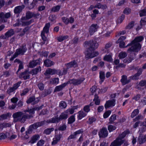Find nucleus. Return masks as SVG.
I'll return each mask as SVG.
<instances>
[{
	"label": "nucleus",
	"instance_id": "34",
	"mask_svg": "<svg viewBox=\"0 0 146 146\" xmlns=\"http://www.w3.org/2000/svg\"><path fill=\"white\" fill-rule=\"evenodd\" d=\"M59 78H53L50 80V82L53 84H57L59 83Z\"/></svg>",
	"mask_w": 146,
	"mask_h": 146
},
{
	"label": "nucleus",
	"instance_id": "48",
	"mask_svg": "<svg viewBox=\"0 0 146 146\" xmlns=\"http://www.w3.org/2000/svg\"><path fill=\"white\" fill-rule=\"evenodd\" d=\"M116 119V115L114 114L111 116L110 118V122L109 123H112Z\"/></svg>",
	"mask_w": 146,
	"mask_h": 146
},
{
	"label": "nucleus",
	"instance_id": "43",
	"mask_svg": "<svg viewBox=\"0 0 146 146\" xmlns=\"http://www.w3.org/2000/svg\"><path fill=\"white\" fill-rule=\"evenodd\" d=\"M33 13L29 11L26 13V16L27 19H31L33 17Z\"/></svg>",
	"mask_w": 146,
	"mask_h": 146
},
{
	"label": "nucleus",
	"instance_id": "42",
	"mask_svg": "<svg viewBox=\"0 0 146 146\" xmlns=\"http://www.w3.org/2000/svg\"><path fill=\"white\" fill-rule=\"evenodd\" d=\"M9 115V113H7V114H3L0 116V121H1L7 119Z\"/></svg>",
	"mask_w": 146,
	"mask_h": 146
},
{
	"label": "nucleus",
	"instance_id": "24",
	"mask_svg": "<svg viewBox=\"0 0 146 146\" xmlns=\"http://www.w3.org/2000/svg\"><path fill=\"white\" fill-rule=\"evenodd\" d=\"M40 137L38 135H33L32 137L31 140L29 142V143L32 144L35 143Z\"/></svg>",
	"mask_w": 146,
	"mask_h": 146
},
{
	"label": "nucleus",
	"instance_id": "51",
	"mask_svg": "<svg viewBox=\"0 0 146 146\" xmlns=\"http://www.w3.org/2000/svg\"><path fill=\"white\" fill-rule=\"evenodd\" d=\"M111 113L110 110H108L105 112L103 116L104 118H106L108 117Z\"/></svg>",
	"mask_w": 146,
	"mask_h": 146
},
{
	"label": "nucleus",
	"instance_id": "13",
	"mask_svg": "<svg viewBox=\"0 0 146 146\" xmlns=\"http://www.w3.org/2000/svg\"><path fill=\"white\" fill-rule=\"evenodd\" d=\"M39 99L38 98H35L34 96L30 97L27 101L26 102L29 104L33 102V104L35 105L37 104L39 101Z\"/></svg>",
	"mask_w": 146,
	"mask_h": 146
},
{
	"label": "nucleus",
	"instance_id": "4",
	"mask_svg": "<svg viewBox=\"0 0 146 146\" xmlns=\"http://www.w3.org/2000/svg\"><path fill=\"white\" fill-rule=\"evenodd\" d=\"M27 50L26 45L23 44L20 47L16 50V51L13 56L10 58V61H13L14 58L17 57L19 55H23Z\"/></svg>",
	"mask_w": 146,
	"mask_h": 146
},
{
	"label": "nucleus",
	"instance_id": "10",
	"mask_svg": "<svg viewBox=\"0 0 146 146\" xmlns=\"http://www.w3.org/2000/svg\"><path fill=\"white\" fill-rule=\"evenodd\" d=\"M98 135L100 138H105L108 135V131L106 128L103 127L98 132Z\"/></svg>",
	"mask_w": 146,
	"mask_h": 146
},
{
	"label": "nucleus",
	"instance_id": "14",
	"mask_svg": "<svg viewBox=\"0 0 146 146\" xmlns=\"http://www.w3.org/2000/svg\"><path fill=\"white\" fill-rule=\"evenodd\" d=\"M99 28V26L96 24H93L91 25L90 27L89 32L91 35H92L95 32L97 31Z\"/></svg>",
	"mask_w": 146,
	"mask_h": 146
},
{
	"label": "nucleus",
	"instance_id": "17",
	"mask_svg": "<svg viewBox=\"0 0 146 146\" xmlns=\"http://www.w3.org/2000/svg\"><path fill=\"white\" fill-rule=\"evenodd\" d=\"M68 84L67 82H65L58 86H56L54 90V92H59L61 90L64 88Z\"/></svg>",
	"mask_w": 146,
	"mask_h": 146
},
{
	"label": "nucleus",
	"instance_id": "45",
	"mask_svg": "<svg viewBox=\"0 0 146 146\" xmlns=\"http://www.w3.org/2000/svg\"><path fill=\"white\" fill-rule=\"evenodd\" d=\"M140 76L138 74L136 73L134 75H132L129 77V78L133 80H137L139 79Z\"/></svg>",
	"mask_w": 146,
	"mask_h": 146
},
{
	"label": "nucleus",
	"instance_id": "19",
	"mask_svg": "<svg viewBox=\"0 0 146 146\" xmlns=\"http://www.w3.org/2000/svg\"><path fill=\"white\" fill-rule=\"evenodd\" d=\"M67 69L72 67L75 68L78 66V64L75 60H73L71 62L66 64Z\"/></svg>",
	"mask_w": 146,
	"mask_h": 146
},
{
	"label": "nucleus",
	"instance_id": "56",
	"mask_svg": "<svg viewBox=\"0 0 146 146\" xmlns=\"http://www.w3.org/2000/svg\"><path fill=\"white\" fill-rule=\"evenodd\" d=\"M63 21L66 25H67L69 23V19L65 17H62V18Z\"/></svg>",
	"mask_w": 146,
	"mask_h": 146
},
{
	"label": "nucleus",
	"instance_id": "21",
	"mask_svg": "<svg viewBox=\"0 0 146 146\" xmlns=\"http://www.w3.org/2000/svg\"><path fill=\"white\" fill-rule=\"evenodd\" d=\"M138 141L140 144L143 143L146 141V137L145 135L143 136L140 134L138 139Z\"/></svg>",
	"mask_w": 146,
	"mask_h": 146
},
{
	"label": "nucleus",
	"instance_id": "28",
	"mask_svg": "<svg viewBox=\"0 0 146 146\" xmlns=\"http://www.w3.org/2000/svg\"><path fill=\"white\" fill-rule=\"evenodd\" d=\"M0 20L3 22H6L7 21L5 13L3 12L0 13Z\"/></svg>",
	"mask_w": 146,
	"mask_h": 146
},
{
	"label": "nucleus",
	"instance_id": "39",
	"mask_svg": "<svg viewBox=\"0 0 146 146\" xmlns=\"http://www.w3.org/2000/svg\"><path fill=\"white\" fill-rule=\"evenodd\" d=\"M104 59L107 61L111 62L112 60V56L111 54L106 55L104 56Z\"/></svg>",
	"mask_w": 146,
	"mask_h": 146
},
{
	"label": "nucleus",
	"instance_id": "55",
	"mask_svg": "<svg viewBox=\"0 0 146 146\" xmlns=\"http://www.w3.org/2000/svg\"><path fill=\"white\" fill-rule=\"evenodd\" d=\"M66 128V125L65 124H63L62 125L60 126L58 128V129L60 131H63L65 130Z\"/></svg>",
	"mask_w": 146,
	"mask_h": 146
},
{
	"label": "nucleus",
	"instance_id": "63",
	"mask_svg": "<svg viewBox=\"0 0 146 146\" xmlns=\"http://www.w3.org/2000/svg\"><path fill=\"white\" fill-rule=\"evenodd\" d=\"M119 43V46L120 48H126L127 47H125L126 46H124L125 45V42L122 41H120Z\"/></svg>",
	"mask_w": 146,
	"mask_h": 146
},
{
	"label": "nucleus",
	"instance_id": "18",
	"mask_svg": "<svg viewBox=\"0 0 146 146\" xmlns=\"http://www.w3.org/2000/svg\"><path fill=\"white\" fill-rule=\"evenodd\" d=\"M131 79L129 78L128 79L127 77L125 75H123L121 80V82L123 85H125L128 84L130 82Z\"/></svg>",
	"mask_w": 146,
	"mask_h": 146
},
{
	"label": "nucleus",
	"instance_id": "61",
	"mask_svg": "<svg viewBox=\"0 0 146 146\" xmlns=\"http://www.w3.org/2000/svg\"><path fill=\"white\" fill-rule=\"evenodd\" d=\"M146 84V80H145L141 81L139 83V86L143 87Z\"/></svg>",
	"mask_w": 146,
	"mask_h": 146
},
{
	"label": "nucleus",
	"instance_id": "44",
	"mask_svg": "<svg viewBox=\"0 0 146 146\" xmlns=\"http://www.w3.org/2000/svg\"><path fill=\"white\" fill-rule=\"evenodd\" d=\"M60 5H57L56 6L53 7L51 9V11L54 12H57L60 9Z\"/></svg>",
	"mask_w": 146,
	"mask_h": 146
},
{
	"label": "nucleus",
	"instance_id": "5",
	"mask_svg": "<svg viewBox=\"0 0 146 146\" xmlns=\"http://www.w3.org/2000/svg\"><path fill=\"white\" fill-rule=\"evenodd\" d=\"M45 121H43L39 122H36L33 124L30 125L28 130L26 131V135L25 136V138L26 139H28L29 137L28 134H30L32 132L33 129H36L38 127L41 126L45 124Z\"/></svg>",
	"mask_w": 146,
	"mask_h": 146
},
{
	"label": "nucleus",
	"instance_id": "41",
	"mask_svg": "<svg viewBox=\"0 0 146 146\" xmlns=\"http://www.w3.org/2000/svg\"><path fill=\"white\" fill-rule=\"evenodd\" d=\"M30 27H25L23 31V32L19 34V35L20 36H22L24 35L25 33L28 31L30 29Z\"/></svg>",
	"mask_w": 146,
	"mask_h": 146
},
{
	"label": "nucleus",
	"instance_id": "15",
	"mask_svg": "<svg viewBox=\"0 0 146 146\" xmlns=\"http://www.w3.org/2000/svg\"><path fill=\"white\" fill-rule=\"evenodd\" d=\"M40 63V59L33 60L29 62L28 67L30 68H33L37 65H39Z\"/></svg>",
	"mask_w": 146,
	"mask_h": 146
},
{
	"label": "nucleus",
	"instance_id": "25",
	"mask_svg": "<svg viewBox=\"0 0 146 146\" xmlns=\"http://www.w3.org/2000/svg\"><path fill=\"white\" fill-rule=\"evenodd\" d=\"M50 26V24L49 23H48L46 24L42 32H43L44 34H45V33H48L49 32Z\"/></svg>",
	"mask_w": 146,
	"mask_h": 146
},
{
	"label": "nucleus",
	"instance_id": "36",
	"mask_svg": "<svg viewBox=\"0 0 146 146\" xmlns=\"http://www.w3.org/2000/svg\"><path fill=\"white\" fill-rule=\"evenodd\" d=\"M9 134L8 132H6L5 134L4 133H1L0 134V140L4 139L6 138L7 136V135Z\"/></svg>",
	"mask_w": 146,
	"mask_h": 146
},
{
	"label": "nucleus",
	"instance_id": "2",
	"mask_svg": "<svg viewBox=\"0 0 146 146\" xmlns=\"http://www.w3.org/2000/svg\"><path fill=\"white\" fill-rule=\"evenodd\" d=\"M12 117L13 118V121L16 122L19 121L20 122L24 123L27 119H30L33 117L32 115H29L27 113H24L21 111H18L14 113Z\"/></svg>",
	"mask_w": 146,
	"mask_h": 146
},
{
	"label": "nucleus",
	"instance_id": "47",
	"mask_svg": "<svg viewBox=\"0 0 146 146\" xmlns=\"http://www.w3.org/2000/svg\"><path fill=\"white\" fill-rule=\"evenodd\" d=\"M59 106L62 109L65 108L67 106L66 103L64 101H61L59 104Z\"/></svg>",
	"mask_w": 146,
	"mask_h": 146
},
{
	"label": "nucleus",
	"instance_id": "22",
	"mask_svg": "<svg viewBox=\"0 0 146 146\" xmlns=\"http://www.w3.org/2000/svg\"><path fill=\"white\" fill-rule=\"evenodd\" d=\"M44 65L47 67H50L54 64L53 61L48 59L45 60L44 62Z\"/></svg>",
	"mask_w": 146,
	"mask_h": 146
},
{
	"label": "nucleus",
	"instance_id": "46",
	"mask_svg": "<svg viewBox=\"0 0 146 146\" xmlns=\"http://www.w3.org/2000/svg\"><path fill=\"white\" fill-rule=\"evenodd\" d=\"M37 86L38 88L40 90L42 91L44 90V86L42 83L40 82L38 83L37 84Z\"/></svg>",
	"mask_w": 146,
	"mask_h": 146
},
{
	"label": "nucleus",
	"instance_id": "23",
	"mask_svg": "<svg viewBox=\"0 0 146 146\" xmlns=\"http://www.w3.org/2000/svg\"><path fill=\"white\" fill-rule=\"evenodd\" d=\"M41 70V68L40 66H39L37 68H34L31 71V74L33 75H36Z\"/></svg>",
	"mask_w": 146,
	"mask_h": 146
},
{
	"label": "nucleus",
	"instance_id": "37",
	"mask_svg": "<svg viewBox=\"0 0 146 146\" xmlns=\"http://www.w3.org/2000/svg\"><path fill=\"white\" fill-rule=\"evenodd\" d=\"M139 113V110L138 109H137L134 110L131 113V117L132 118H133L136 115H138Z\"/></svg>",
	"mask_w": 146,
	"mask_h": 146
},
{
	"label": "nucleus",
	"instance_id": "33",
	"mask_svg": "<svg viewBox=\"0 0 146 146\" xmlns=\"http://www.w3.org/2000/svg\"><path fill=\"white\" fill-rule=\"evenodd\" d=\"M100 78L101 80L100 82L101 84L104 80L105 78V74L104 72L102 71H100Z\"/></svg>",
	"mask_w": 146,
	"mask_h": 146
},
{
	"label": "nucleus",
	"instance_id": "38",
	"mask_svg": "<svg viewBox=\"0 0 146 146\" xmlns=\"http://www.w3.org/2000/svg\"><path fill=\"white\" fill-rule=\"evenodd\" d=\"M127 55L126 52H121L119 54L118 56L119 59L124 58Z\"/></svg>",
	"mask_w": 146,
	"mask_h": 146
},
{
	"label": "nucleus",
	"instance_id": "50",
	"mask_svg": "<svg viewBox=\"0 0 146 146\" xmlns=\"http://www.w3.org/2000/svg\"><path fill=\"white\" fill-rule=\"evenodd\" d=\"M116 128L115 126L112 125H109L108 127V129L110 132L112 131L115 130Z\"/></svg>",
	"mask_w": 146,
	"mask_h": 146
},
{
	"label": "nucleus",
	"instance_id": "11",
	"mask_svg": "<svg viewBox=\"0 0 146 146\" xmlns=\"http://www.w3.org/2000/svg\"><path fill=\"white\" fill-rule=\"evenodd\" d=\"M124 141V140L122 139L119 138V137H117L115 140L111 143V146H120Z\"/></svg>",
	"mask_w": 146,
	"mask_h": 146
},
{
	"label": "nucleus",
	"instance_id": "64",
	"mask_svg": "<svg viewBox=\"0 0 146 146\" xmlns=\"http://www.w3.org/2000/svg\"><path fill=\"white\" fill-rule=\"evenodd\" d=\"M62 136V135L61 134L59 133L57 135H56L55 136L54 138L56 139V140L59 141Z\"/></svg>",
	"mask_w": 146,
	"mask_h": 146
},
{
	"label": "nucleus",
	"instance_id": "26",
	"mask_svg": "<svg viewBox=\"0 0 146 146\" xmlns=\"http://www.w3.org/2000/svg\"><path fill=\"white\" fill-rule=\"evenodd\" d=\"M129 133L130 132L129 130H126L123 132L121 134L119 135L118 137L122 139L127 134H129Z\"/></svg>",
	"mask_w": 146,
	"mask_h": 146
},
{
	"label": "nucleus",
	"instance_id": "16",
	"mask_svg": "<svg viewBox=\"0 0 146 146\" xmlns=\"http://www.w3.org/2000/svg\"><path fill=\"white\" fill-rule=\"evenodd\" d=\"M25 7L24 5L18 6L15 7L14 10V12L15 14H19Z\"/></svg>",
	"mask_w": 146,
	"mask_h": 146
},
{
	"label": "nucleus",
	"instance_id": "40",
	"mask_svg": "<svg viewBox=\"0 0 146 146\" xmlns=\"http://www.w3.org/2000/svg\"><path fill=\"white\" fill-rule=\"evenodd\" d=\"M33 22V20L31 19L28 21H22V26H27L30 25Z\"/></svg>",
	"mask_w": 146,
	"mask_h": 146
},
{
	"label": "nucleus",
	"instance_id": "8",
	"mask_svg": "<svg viewBox=\"0 0 146 146\" xmlns=\"http://www.w3.org/2000/svg\"><path fill=\"white\" fill-rule=\"evenodd\" d=\"M85 79L84 78H81L78 79L74 78L69 80L67 82L68 84H72L74 86H76L80 84Z\"/></svg>",
	"mask_w": 146,
	"mask_h": 146
},
{
	"label": "nucleus",
	"instance_id": "20",
	"mask_svg": "<svg viewBox=\"0 0 146 146\" xmlns=\"http://www.w3.org/2000/svg\"><path fill=\"white\" fill-rule=\"evenodd\" d=\"M56 72L57 71L54 69L48 68L44 74L46 76L47 74L53 75L56 74Z\"/></svg>",
	"mask_w": 146,
	"mask_h": 146
},
{
	"label": "nucleus",
	"instance_id": "3",
	"mask_svg": "<svg viewBox=\"0 0 146 146\" xmlns=\"http://www.w3.org/2000/svg\"><path fill=\"white\" fill-rule=\"evenodd\" d=\"M68 114L67 111H64V112L61 113L59 116L56 115L53 118L46 120L44 121L45 123H57L62 120H65L68 117Z\"/></svg>",
	"mask_w": 146,
	"mask_h": 146
},
{
	"label": "nucleus",
	"instance_id": "6",
	"mask_svg": "<svg viewBox=\"0 0 146 146\" xmlns=\"http://www.w3.org/2000/svg\"><path fill=\"white\" fill-rule=\"evenodd\" d=\"M98 46V43L95 40H91L89 41H86L84 43V46L86 47H89L88 48L92 50H94L97 48Z\"/></svg>",
	"mask_w": 146,
	"mask_h": 146
},
{
	"label": "nucleus",
	"instance_id": "27",
	"mask_svg": "<svg viewBox=\"0 0 146 146\" xmlns=\"http://www.w3.org/2000/svg\"><path fill=\"white\" fill-rule=\"evenodd\" d=\"M54 130V128L53 127L47 128L44 130L43 133L44 134L47 135H49Z\"/></svg>",
	"mask_w": 146,
	"mask_h": 146
},
{
	"label": "nucleus",
	"instance_id": "60",
	"mask_svg": "<svg viewBox=\"0 0 146 146\" xmlns=\"http://www.w3.org/2000/svg\"><path fill=\"white\" fill-rule=\"evenodd\" d=\"M44 141L40 140L38 141V142H37V146H42L44 144Z\"/></svg>",
	"mask_w": 146,
	"mask_h": 146
},
{
	"label": "nucleus",
	"instance_id": "54",
	"mask_svg": "<svg viewBox=\"0 0 146 146\" xmlns=\"http://www.w3.org/2000/svg\"><path fill=\"white\" fill-rule=\"evenodd\" d=\"M146 15V8L141 11L140 13V17H142Z\"/></svg>",
	"mask_w": 146,
	"mask_h": 146
},
{
	"label": "nucleus",
	"instance_id": "49",
	"mask_svg": "<svg viewBox=\"0 0 146 146\" xmlns=\"http://www.w3.org/2000/svg\"><path fill=\"white\" fill-rule=\"evenodd\" d=\"M68 123L69 124H71L74 122L75 120L74 116L73 115L69 117L68 119Z\"/></svg>",
	"mask_w": 146,
	"mask_h": 146
},
{
	"label": "nucleus",
	"instance_id": "30",
	"mask_svg": "<svg viewBox=\"0 0 146 146\" xmlns=\"http://www.w3.org/2000/svg\"><path fill=\"white\" fill-rule=\"evenodd\" d=\"M51 92L50 89L45 90L44 92H42L41 96L42 97H44L47 95L50 94Z\"/></svg>",
	"mask_w": 146,
	"mask_h": 146
},
{
	"label": "nucleus",
	"instance_id": "9",
	"mask_svg": "<svg viewBox=\"0 0 146 146\" xmlns=\"http://www.w3.org/2000/svg\"><path fill=\"white\" fill-rule=\"evenodd\" d=\"M30 72L28 70H26L20 74L19 77L20 78H23L24 80H26L30 78Z\"/></svg>",
	"mask_w": 146,
	"mask_h": 146
},
{
	"label": "nucleus",
	"instance_id": "58",
	"mask_svg": "<svg viewBox=\"0 0 146 146\" xmlns=\"http://www.w3.org/2000/svg\"><path fill=\"white\" fill-rule=\"evenodd\" d=\"M56 17L54 15H50L49 17V20L51 22H54L55 20Z\"/></svg>",
	"mask_w": 146,
	"mask_h": 146
},
{
	"label": "nucleus",
	"instance_id": "31",
	"mask_svg": "<svg viewBox=\"0 0 146 146\" xmlns=\"http://www.w3.org/2000/svg\"><path fill=\"white\" fill-rule=\"evenodd\" d=\"M135 57V56L134 57H133L131 55L129 58H126L124 59L123 62L126 63H129L131 62L132 60H134Z\"/></svg>",
	"mask_w": 146,
	"mask_h": 146
},
{
	"label": "nucleus",
	"instance_id": "12",
	"mask_svg": "<svg viewBox=\"0 0 146 146\" xmlns=\"http://www.w3.org/2000/svg\"><path fill=\"white\" fill-rule=\"evenodd\" d=\"M116 100L113 99L107 101L105 104V107L106 109L109 108L114 106L115 104Z\"/></svg>",
	"mask_w": 146,
	"mask_h": 146
},
{
	"label": "nucleus",
	"instance_id": "59",
	"mask_svg": "<svg viewBox=\"0 0 146 146\" xmlns=\"http://www.w3.org/2000/svg\"><path fill=\"white\" fill-rule=\"evenodd\" d=\"M15 90L14 89V88L12 87L9 88L7 91V93L10 94Z\"/></svg>",
	"mask_w": 146,
	"mask_h": 146
},
{
	"label": "nucleus",
	"instance_id": "29",
	"mask_svg": "<svg viewBox=\"0 0 146 146\" xmlns=\"http://www.w3.org/2000/svg\"><path fill=\"white\" fill-rule=\"evenodd\" d=\"M78 117L79 119H81L82 118L85 117L86 115V113L83 111H80L78 112Z\"/></svg>",
	"mask_w": 146,
	"mask_h": 146
},
{
	"label": "nucleus",
	"instance_id": "62",
	"mask_svg": "<svg viewBox=\"0 0 146 146\" xmlns=\"http://www.w3.org/2000/svg\"><path fill=\"white\" fill-rule=\"evenodd\" d=\"M84 110L86 113H88L90 110L89 106L87 105L84 106Z\"/></svg>",
	"mask_w": 146,
	"mask_h": 146
},
{
	"label": "nucleus",
	"instance_id": "35",
	"mask_svg": "<svg viewBox=\"0 0 146 146\" xmlns=\"http://www.w3.org/2000/svg\"><path fill=\"white\" fill-rule=\"evenodd\" d=\"M14 33L15 32L14 30L12 29H11L6 33V35H7L9 37L13 36L14 35Z\"/></svg>",
	"mask_w": 146,
	"mask_h": 146
},
{
	"label": "nucleus",
	"instance_id": "53",
	"mask_svg": "<svg viewBox=\"0 0 146 146\" xmlns=\"http://www.w3.org/2000/svg\"><path fill=\"white\" fill-rule=\"evenodd\" d=\"M29 91V89L26 88L21 93V96H23L25 95Z\"/></svg>",
	"mask_w": 146,
	"mask_h": 146
},
{
	"label": "nucleus",
	"instance_id": "1",
	"mask_svg": "<svg viewBox=\"0 0 146 146\" xmlns=\"http://www.w3.org/2000/svg\"><path fill=\"white\" fill-rule=\"evenodd\" d=\"M143 39L144 37L142 36H140L136 37L133 40L125 47L131 46L128 48L127 52L129 53L132 52H138L141 48V45L139 42L141 41Z\"/></svg>",
	"mask_w": 146,
	"mask_h": 146
},
{
	"label": "nucleus",
	"instance_id": "52",
	"mask_svg": "<svg viewBox=\"0 0 146 146\" xmlns=\"http://www.w3.org/2000/svg\"><path fill=\"white\" fill-rule=\"evenodd\" d=\"M21 81H19L17 82L15 84L13 85V87L14 88V89L15 90L18 88L20 86L21 84Z\"/></svg>",
	"mask_w": 146,
	"mask_h": 146
},
{
	"label": "nucleus",
	"instance_id": "57",
	"mask_svg": "<svg viewBox=\"0 0 146 146\" xmlns=\"http://www.w3.org/2000/svg\"><path fill=\"white\" fill-rule=\"evenodd\" d=\"M134 22L132 21L129 23L128 25L126 27V29H130L132 28L134 26Z\"/></svg>",
	"mask_w": 146,
	"mask_h": 146
},
{
	"label": "nucleus",
	"instance_id": "32",
	"mask_svg": "<svg viewBox=\"0 0 146 146\" xmlns=\"http://www.w3.org/2000/svg\"><path fill=\"white\" fill-rule=\"evenodd\" d=\"M68 36L65 35L64 36H60L59 37H57V39L59 42H62L63 40H65L68 38Z\"/></svg>",
	"mask_w": 146,
	"mask_h": 146
},
{
	"label": "nucleus",
	"instance_id": "7",
	"mask_svg": "<svg viewBox=\"0 0 146 146\" xmlns=\"http://www.w3.org/2000/svg\"><path fill=\"white\" fill-rule=\"evenodd\" d=\"M94 50L88 48L85 52V57L86 58L89 59L93 58L97 56L99 54L98 52H94Z\"/></svg>",
	"mask_w": 146,
	"mask_h": 146
}]
</instances>
